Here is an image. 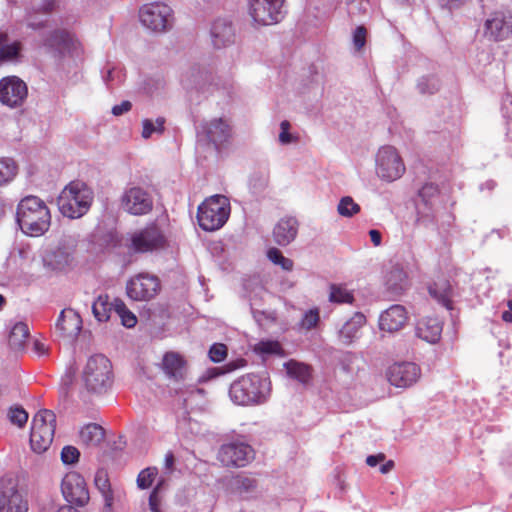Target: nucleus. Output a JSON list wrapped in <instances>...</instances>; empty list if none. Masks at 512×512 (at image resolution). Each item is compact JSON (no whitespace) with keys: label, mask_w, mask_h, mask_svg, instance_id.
I'll list each match as a JSON object with an SVG mask.
<instances>
[{"label":"nucleus","mask_w":512,"mask_h":512,"mask_svg":"<svg viewBox=\"0 0 512 512\" xmlns=\"http://www.w3.org/2000/svg\"><path fill=\"white\" fill-rule=\"evenodd\" d=\"M16 221L24 234L39 237L49 230L51 213L42 199L29 195L22 198L18 203Z\"/></svg>","instance_id":"nucleus-1"},{"label":"nucleus","mask_w":512,"mask_h":512,"mask_svg":"<svg viewBox=\"0 0 512 512\" xmlns=\"http://www.w3.org/2000/svg\"><path fill=\"white\" fill-rule=\"evenodd\" d=\"M271 393L267 377L249 373L235 380L229 389L230 399L237 405L253 406L265 403Z\"/></svg>","instance_id":"nucleus-2"},{"label":"nucleus","mask_w":512,"mask_h":512,"mask_svg":"<svg viewBox=\"0 0 512 512\" xmlns=\"http://www.w3.org/2000/svg\"><path fill=\"white\" fill-rule=\"evenodd\" d=\"M82 381L88 392L106 393L112 385L110 360L102 354L90 356L82 370Z\"/></svg>","instance_id":"nucleus-3"},{"label":"nucleus","mask_w":512,"mask_h":512,"mask_svg":"<svg viewBox=\"0 0 512 512\" xmlns=\"http://www.w3.org/2000/svg\"><path fill=\"white\" fill-rule=\"evenodd\" d=\"M93 199L92 191L81 182H72L58 197L60 212L69 218H79L89 209Z\"/></svg>","instance_id":"nucleus-4"},{"label":"nucleus","mask_w":512,"mask_h":512,"mask_svg":"<svg viewBox=\"0 0 512 512\" xmlns=\"http://www.w3.org/2000/svg\"><path fill=\"white\" fill-rule=\"evenodd\" d=\"M229 214L228 198L223 195H213L198 207L197 219L203 230L215 231L226 223Z\"/></svg>","instance_id":"nucleus-5"},{"label":"nucleus","mask_w":512,"mask_h":512,"mask_svg":"<svg viewBox=\"0 0 512 512\" xmlns=\"http://www.w3.org/2000/svg\"><path fill=\"white\" fill-rule=\"evenodd\" d=\"M56 416L51 410L38 411L32 420L30 444L33 451L45 452L51 445L55 433Z\"/></svg>","instance_id":"nucleus-6"},{"label":"nucleus","mask_w":512,"mask_h":512,"mask_svg":"<svg viewBox=\"0 0 512 512\" xmlns=\"http://www.w3.org/2000/svg\"><path fill=\"white\" fill-rule=\"evenodd\" d=\"M139 19L144 27L155 33L170 30L174 23V13L170 6L161 2L145 4L140 8Z\"/></svg>","instance_id":"nucleus-7"},{"label":"nucleus","mask_w":512,"mask_h":512,"mask_svg":"<svg viewBox=\"0 0 512 512\" xmlns=\"http://www.w3.org/2000/svg\"><path fill=\"white\" fill-rule=\"evenodd\" d=\"M248 14L254 25L269 26L281 22L285 16V0H248Z\"/></svg>","instance_id":"nucleus-8"},{"label":"nucleus","mask_w":512,"mask_h":512,"mask_svg":"<svg viewBox=\"0 0 512 512\" xmlns=\"http://www.w3.org/2000/svg\"><path fill=\"white\" fill-rule=\"evenodd\" d=\"M120 207L133 216L147 215L153 210L154 198L148 188L132 184L121 194Z\"/></svg>","instance_id":"nucleus-9"},{"label":"nucleus","mask_w":512,"mask_h":512,"mask_svg":"<svg viewBox=\"0 0 512 512\" xmlns=\"http://www.w3.org/2000/svg\"><path fill=\"white\" fill-rule=\"evenodd\" d=\"M375 171L386 182L395 181L404 174L405 165L396 148L390 145L379 148L375 156Z\"/></svg>","instance_id":"nucleus-10"},{"label":"nucleus","mask_w":512,"mask_h":512,"mask_svg":"<svg viewBox=\"0 0 512 512\" xmlns=\"http://www.w3.org/2000/svg\"><path fill=\"white\" fill-rule=\"evenodd\" d=\"M161 285L157 276L139 273L126 283V294L133 301H150L160 292Z\"/></svg>","instance_id":"nucleus-11"},{"label":"nucleus","mask_w":512,"mask_h":512,"mask_svg":"<svg viewBox=\"0 0 512 512\" xmlns=\"http://www.w3.org/2000/svg\"><path fill=\"white\" fill-rule=\"evenodd\" d=\"M166 239L156 224L134 232L130 237V249L138 253L152 252L165 246Z\"/></svg>","instance_id":"nucleus-12"},{"label":"nucleus","mask_w":512,"mask_h":512,"mask_svg":"<svg viewBox=\"0 0 512 512\" xmlns=\"http://www.w3.org/2000/svg\"><path fill=\"white\" fill-rule=\"evenodd\" d=\"M61 492L64 499L71 505L83 507L90 499L84 478L76 472H69L64 476Z\"/></svg>","instance_id":"nucleus-13"},{"label":"nucleus","mask_w":512,"mask_h":512,"mask_svg":"<svg viewBox=\"0 0 512 512\" xmlns=\"http://www.w3.org/2000/svg\"><path fill=\"white\" fill-rule=\"evenodd\" d=\"M253 458L252 447L242 442L224 444L218 452V460L227 467H244Z\"/></svg>","instance_id":"nucleus-14"},{"label":"nucleus","mask_w":512,"mask_h":512,"mask_svg":"<svg viewBox=\"0 0 512 512\" xmlns=\"http://www.w3.org/2000/svg\"><path fill=\"white\" fill-rule=\"evenodd\" d=\"M484 36L495 42L509 39L512 36V15L502 11L492 13L484 23Z\"/></svg>","instance_id":"nucleus-15"},{"label":"nucleus","mask_w":512,"mask_h":512,"mask_svg":"<svg viewBox=\"0 0 512 512\" xmlns=\"http://www.w3.org/2000/svg\"><path fill=\"white\" fill-rule=\"evenodd\" d=\"M386 376L391 385L398 388H408L419 380L421 369L412 362H399L389 366Z\"/></svg>","instance_id":"nucleus-16"},{"label":"nucleus","mask_w":512,"mask_h":512,"mask_svg":"<svg viewBox=\"0 0 512 512\" xmlns=\"http://www.w3.org/2000/svg\"><path fill=\"white\" fill-rule=\"evenodd\" d=\"M27 97V86L17 76H7L0 80V101L9 107H17Z\"/></svg>","instance_id":"nucleus-17"},{"label":"nucleus","mask_w":512,"mask_h":512,"mask_svg":"<svg viewBox=\"0 0 512 512\" xmlns=\"http://www.w3.org/2000/svg\"><path fill=\"white\" fill-rule=\"evenodd\" d=\"M408 315L404 306L392 305L379 316V329L381 331L394 333L401 330L407 323Z\"/></svg>","instance_id":"nucleus-18"},{"label":"nucleus","mask_w":512,"mask_h":512,"mask_svg":"<svg viewBox=\"0 0 512 512\" xmlns=\"http://www.w3.org/2000/svg\"><path fill=\"white\" fill-rule=\"evenodd\" d=\"M77 45V39L65 29H55L43 39V46L59 54L70 53Z\"/></svg>","instance_id":"nucleus-19"},{"label":"nucleus","mask_w":512,"mask_h":512,"mask_svg":"<svg viewBox=\"0 0 512 512\" xmlns=\"http://www.w3.org/2000/svg\"><path fill=\"white\" fill-rule=\"evenodd\" d=\"M298 231L299 221L293 216H285L273 228V241L279 246H288L296 239Z\"/></svg>","instance_id":"nucleus-20"},{"label":"nucleus","mask_w":512,"mask_h":512,"mask_svg":"<svg viewBox=\"0 0 512 512\" xmlns=\"http://www.w3.org/2000/svg\"><path fill=\"white\" fill-rule=\"evenodd\" d=\"M421 203L424 206L418 207L417 221L420 224L427 225L428 222L433 220V214L430 213L439 198L438 186L432 183L424 184L418 192Z\"/></svg>","instance_id":"nucleus-21"},{"label":"nucleus","mask_w":512,"mask_h":512,"mask_svg":"<svg viewBox=\"0 0 512 512\" xmlns=\"http://www.w3.org/2000/svg\"><path fill=\"white\" fill-rule=\"evenodd\" d=\"M365 324V315L361 312H355L338 330V341L347 346L351 345L360 337L361 329Z\"/></svg>","instance_id":"nucleus-22"},{"label":"nucleus","mask_w":512,"mask_h":512,"mask_svg":"<svg viewBox=\"0 0 512 512\" xmlns=\"http://www.w3.org/2000/svg\"><path fill=\"white\" fill-rule=\"evenodd\" d=\"M55 327L61 336L74 338L82 329V320L73 309H63L60 312Z\"/></svg>","instance_id":"nucleus-23"},{"label":"nucleus","mask_w":512,"mask_h":512,"mask_svg":"<svg viewBox=\"0 0 512 512\" xmlns=\"http://www.w3.org/2000/svg\"><path fill=\"white\" fill-rule=\"evenodd\" d=\"M23 44L11 40L7 33L0 32V64H17L23 59Z\"/></svg>","instance_id":"nucleus-24"},{"label":"nucleus","mask_w":512,"mask_h":512,"mask_svg":"<svg viewBox=\"0 0 512 512\" xmlns=\"http://www.w3.org/2000/svg\"><path fill=\"white\" fill-rule=\"evenodd\" d=\"M202 129L209 141L216 147L227 142L231 136L230 125L222 118H215L206 122L203 124Z\"/></svg>","instance_id":"nucleus-25"},{"label":"nucleus","mask_w":512,"mask_h":512,"mask_svg":"<svg viewBox=\"0 0 512 512\" xmlns=\"http://www.w3.org/2000/svg\"><path fill=\"white\" fill-rule=\"evenodd\" d=\"M213 45L216 48L228 46L234 42L235 32L232 23L227 19H217L210 30Z\"/></svg>","instance_id":"nucleus-26"},{"label":"nucleus","mask_w":512,"mask_h":512,"mask_svg":"<svg viewBox=\"0 0 512 512\" xmlns=\"http://www.w3.org/2000/svg\"><path fill=\"white\" fill-rule=\"evenodd\" d=\"M416 336L428 343H436L442 333V323L436 317H425L416 324Z\"/></svg>","instance_id":"nucleus-27"},{"label":"nucleus","mask_w":512,"mask_h":512,"mask_svg":"<svg viewBox=\"0 0 512 512\" xmlns=\"http://www.w3.org/2000/svg\"><path fill=\"white\" fill-rule=\"evenodd\" d=\"M162 369L169 379L179 381L185 377L186 361L177 352H167L162 359Z\"/></svg>","instance_id":"nucleus-28"},{"label":"nucleus","mask_w":512,"mask_h":512,"mask_svg":"<svg viewBox=\"0 0 512 512\" xmlns=\"http://www.w3.org/2000/svg\"><path fill=\"white\" fill-rule=\"evenodd\" d=\"M94 484L104 499L103 512H111L114 501V495L111 489V484L106 470L99 469L96 472Z\"/></svg>","instance_id":"nucleus-29"},{"label":"nucleus","mask_w":512,"mask_h":512,"mask_svg":"<svg viewBox=\"0 0 512 512\" xmlns=\"http://www.w3.org/2000/svg\"><path fill=\"white\" fill-rule=\"evenodd\" d=\"M385 284L393 294H401L408 287V276L403 268L392 267L385 276Z\"/></svg>","instance_id":"nucleus-30"},{"label":"nucleus","mask_w":512,"mask_h":512,"mask_svg":"<svg viewBox=\"0 0 512 512\" xmlns=\"http://www.w3.org/2000/svg\"><path fill=\"white\" fill-rule=\"evenodd\" d=\"M29 337V328L23 322L15 323L8 336V344L12 351L18 353L24 351Z\"/></svg>","instance_id":"nucleus-31"},{"label":"nucleus","mask_w":512,"mask_h":512,"mask_svg":"<svg viewBox=\"0 0 512 512\" xmlns=\"http://www.w3.org/2000/svg\"><path fill=\"white\" fill-rule=\"evenodd\" d=\"M428 291L431 297H433L437 302L442 304L448 310L452 309L451 297L453 291L449 281L445 279L439 280L438 282L430 285Z\"/></svg>","instance_id":"nucleus-32"},{"label":"nucleus","mask_w":512,"mask_h":512,"mask_svg":"<svg viewBox=\"0 0 512 512\" xmlns=\"http://www.w3.org/2000/svg\"><path fill=\"white\" fill-rule=\"evenodd\" d=\"M79 439L86 446H97L104 439V430L98 424L89 423L80 429Z\"/></svg>","instance_id":"nucleus-33"},{"label":"nucleus","mask_w":512,"mask_h":512,"mask_svg":"<svg viewBox=\"0 0 512 512\" xmlns=\"http://www.w3.org/2000/svg\"><path fill=\"white\" fill-rule=\"evenodd\" d=\"M227 486L235 493L247 495L257 488L255 478L246 475H236L227 480Z\"/></svg>","instance_id":"nucleus-34"},{"label":"nucleus","mask_w":512,"mask_h":512,"mask_svg":"<svg viewBox=\"0 0 512 512\" xmlns=\"http://www.w3.org/2000/svg\"><path fill=\"white\" fill-rule=\"evenodd\" d=\"M92 312L100 322L109 320L115 313V299L110 302L108 295H99L93 302Z\"/></svg>","instance_id":"nucleus-35"},{"label":"nucleus","mask_w":512,"mask_h":512,"mask_svg":"<svg viewBox=\"0 0 512 512\" xmlns=\"http://www.w3.org/2000/svg\"><path fill=\"white\" fill-rule=\"evenodd\" d=\"M287 375L302 384H307L311 379V368L305 363L289 360L284 363Z\"/></svg>","instance_id":"nucleus-36"},{"label":"nucleus","mask_w":512,"mask_h":512,"mask_svg":"<svg viewBox=\"0 0 512 512\" xmlns=\"http://www.w3.org/2000/svg\"><path fill=\"white\" fill-rule=\"evenodd\" d=\"M18 174V165L10 157H0V187L10 184Z\"/></svg>","instance_id":"nucleus-37"},{"label":"nucleus","mask_w":512,"mask_h":512,"mask_svg":"<svg viewBox=\"0 0 512 512\" xmlns=\"http://www.w3.org/2000/svg\"><path fill=\"white\" fill-rule=\"evenodd\" d=\"M329 301L337 304H352L354 295L346 286L341 284H332L329 288Z\"/></svg>","instance_id":"nucleus-38"},{"label":"nucleus","mask_w":512,"mask_h":512,"mask_svg":"<svg viewBox=\"0 0 512 512\" xmlns=\"http://www.w3.org/2000/svg\"><path fill=\"white\" fill-rule=\"evenodd\" d=\"M115 314L120 318L123 326L132 328L137 323V318L126 306V304L118 298H115Z\"/></svg>","instance_id":"nucleus-39"},{"label":"nucleus","mask_w":512,"mask_h":512,"mask_svg":"<svg viewBox=\"0 0 512 512\" xmlns=\"http://www.w3.org/2000/svg\"><path fill=\"white\" fill-rule=\"evenodd\" d=\"M165 122L164 117H158L155 121L143 119L141 136L144 139H149L153 134L161 135L164 132Z\"/></svg>","instance_id":"nucleus-40"},{"label":"nucleus","mask_w":512,"mask_h":512,"mask_svg":"<svg viewBox=\"0 0 512 512\" xmlns=\"http://www.w3.org/2000/svg\"><path fill=\"white\" fill-rule=\"evenodd\" d=\"M5 512H27L28 504L23 496L15 491L11 495L5 494Z\"/></svg>","instance_id":"nucleus-41"},{"label":"nucleus","mask_w":512,"mask_h":512,"mask_svg":"<svg viewBox=\"0 0 512 512\" xmlns=\"http://www.w3.org/2000/svg\"><path fill=\"white\" fill-rule=\"evenodd\" d=\"M267 258L274 265L280 266L285 271H292L294 262L290 258H287L283 253L276 247H271L267 250Z\"/></svg>","instance_id":"nucleus-42"},{"label":"nucleus","mask_w":512,"mask_h":512,"mask_svg":"<svg viewBox=\"0 0 512 512\" xmlns=\"http://www.w3.org/2000/svg\"><path fill=\"white\" fill-rule=\"evenodd\" d=\"M338 213L343 217H352L360 212V206L350 197H342L337 206Z\"/></svg>","instance_id":"nucleus-43"},{"label":"nucleus","mask_w":512,"mask_h":512,"mask_svg":"<svg viewBox=\"0 0 512 512\" xmlns=\"http://www.w3.org/2000/svg\"><path fill=\"white\" fill-rule=\"evenodd\" d=\"M254 351L260 355H281L282 347L279 342L267 340L255 345Z\"/></svg>","instance_id":"nucleus-44"},{"label":"nucleus","mask_w":512,"mask_h":512,"mask_svg":"<svg viewBox=\"0 0 512 512\" xmlns=\"http://www.w3.org/2000/svg\"><path fill=\"white\" fill-rule=\"evenodd\" d=\"M210 79V75L206 71L200 69H192L187 77V87H195L203 89L206 82Z\"/></svg>","instance_id":"nucleus-45"},{"label":"nucleus","mask_w":512,"mask_h":512,"mask_svg":"<svg viewBox=\"0 0 512 512\" xmlns=\"http://www.w3.org/2000/svg\"><path fill=\"white\" fill-rule=\"evenodd\" d=\"M158 474L156 467H148L143 469L137 477V485L140 489L149 488Z\"/></svg>","instance_id":"nucleus-46"},{"label":"nucleus","mask_w":512,"mask_h":512,"mask_svg":"<svg viewBox=\"0 0 512 512\" xmlns=\"http://www.w3.org/2000/svg\"><path fill=\"white\" fill-rule=\"evenodd\" d=\"M319 310L317 308L315 309H310L309 311H307L302 320H301V327L306 329V330H310L314 327H316V325L318 324L319 322Z\"/></svg>","instance_id":"nucleus-47"},{"label":"nucleus","mask_w":512,"mask_h":512,"mask_svg":"<svg viewBox=\"0 0 512 512\" xmlns=\"http://www.w3.org/2000/svg\"><path fill=\"white\" fill-rule=\"evenodd\" d=\"M8 417L13 424L22 427L28 420V413L20 407L11 408Z\"/></svg>","instance_id":"nucleus-48"},{"label":"nucleus","mask_w":512,"mask_h":512,"mask_svg":"<svg viewBox=\"0 0 512 512\" xmlns=\"http://www.w3.org/2000/svg\"><path fill=\"white\" fill-rule=\"evenodd\" d=\"M80 456L79 450L74 446H65L61 451V460L64 464H74Z\"/></svg>","instance_id":"nucleus-49"},{"label":"nucleus","mask_w":512,"mask_h":512,"mask_svg":"<svg viewBox=\"0 0 512 512\" xmlns=\"http://www.w3.org/2000/svg\"><path fill=\"white\" fill-rule=\"evenodd\" d=\"M418 89L421 93L432 94L439 88V82L435 78H422L418 82Z\"/></svg>","instance_id":"nucleus-50"},{"label":"nucleus","mask_w":512,"mask_h":512,"mask_svg":"<svg viewBox=\"0 0 512 512\" xmlns=\"http://www.w3.org/2000/svg\"><path fill=\"white\" fill-rule=\"evenodd\" d=\"M164 482H165V480L163 478H161L158 481L156 487L153 489V491L150 494L149 507L152 512H160V509H159L160 499L158 497V493L160 492Z\"/></svg>","instance_id":"nucleus-51"},{"label":"nucleus","mask_w":512,"mask_h":512,"mask_svg":"<svg viewBox=\"0 0 512 512\" xmlns=\"http://www.w3.org/2000/svg\"><path fill=\"white\" fill-rule=\"evenodd\" d=\"M227 356V347L224 344H214L209 350V357L213 362H221Z\"/></svg>","instance_id":"nucleus-52"},{"label":"nucleus","mask_w":512,"mask_h":512,"mask_svg":"<svg viewBox=\"0 0 512 512\" xmlns=\"http://www.w3.org/2000/svg\"><path fill=\"white\" fill-rule=\"evenodd\" d=\"M281 132L279 134V142L283 145L290 144L297 140L292 134L289 133L290 123L287 120H283L280 123Z\"/></svg>","instance_id":"nucleus-53"},{"label":"nucleus","mask_w":512,"mask_h":512,"mask_svg":"<svg viewBox=\"0 0 512 512\" xmlns=\"http://www.w3.org/2000/svg\"><path fill=\"white\" fill-rule=\"evenodd\" d=\"M367 31L363 26H358L353 33V44L357 51H360L366 43Z\"/></svg>","instance_id":"nucleus-54"},{"label":"nucleus","mask_w":512,"mask_h":512,"mask_svg":"<svg viewBox=\"0 0 512 512\" xmlns=\"http://www.w3.org/2000/svg\"><path fill=\"white\" fill-rule=\"evenodd\" d=\"M58 6L56 0H43L37 8V12L50 13L54 11Z\"/></svg>","instance_id":"nucleus-55"},{"label":"nucleus","mask_w":512,"mask_h":512,"mask_svg":"<svg viewBox=\"0 0 512 512\" xmlns=\"http://www.w3.org/2000/svg\"><path fill=\"white\" fill-rule=\"evenodd\" d=\"M246 366V360L240 358V359H236V360H233V361H229L225 366H224V373H229V372H233L237 369H240V368H243Z\"/></svg>","instance_id":"nucleus-56"},{"label":"nucleus","mask_w":512,"mask_h":512,"mask_svg":"<svg viewBox=\"0 0 512 512\" xmlns=\"http://www.w3.org/2000/svg\"><path fill=\"white\" fill-rule=\"evenodd\" d=\"M132 104L130 101H122L120 104L113 106L112 113L115 116L123 115L124 113L130 111Z\"/></svg>","instance_id":"nucleus-57"},{"label":"nucleus","mask_w":512,"mask_h":512,"mask_svg":"<svg viewBox=\"0 0 512 512\" xmlns=\"http://www.w3.org/2000/svg\"><path fill=\"white\" fill-rule=\"evenodd\" d=\"M385 455L383 453H379L377 455H369L366 458V463L370 467H375L378 463L384 461Z\"/></svg>","instance_id":"nucleus-58"},{"label":"nucleus","mask_w":512,"mask_h":512,"mask_svg":"<svg viewBox=\"0 0 512 512\" xmlns=\"http://www.w3.org/2000/svg\"><path fill=\"white\" fill-rule=\"evenodd\" d=\"M174 462H175V458H174L173 453L171 451L167 452L165 454V458H164V468L168 472H172L173 471Z\"/></svg>","instance_id":"nucleus-59"},{"label":"nucleus","mask_w":512,"mask_h":512,"mask_svg":"<svg viewBox=\"0 0 512 512\" xmlns=\"http://www.w3.org/2000/svg\"><path fill=\"white\" fill-rule=\"evenodd\" d=\"M33 351L40 356L48 353V347L39 340H35L33 343Z\"/></svg>","instance_id":"nucleus-60"},{"label":"nucleus","mask_w":512,"mask_h":512,"mask_svg":"<svg viewBox=\"0 0 512 512\" xmlns=\"http://www.w3.org/2000/svg\"><path fill=\"white\" fill-rule=\"evenodd\" d=\"M369 235L375 246H379L381 244V233L378 230H370Z\"/></svg>","instance_id":"nucleus-61"},{"label":"nucleus","mask_w":512,"mask_h":512,"mask_svg":"<svg viewBox=\"0 0 512 512\" xmlns=\"http://www.w3.org/2000/svg\"><path fill=\"white\" fill-rule=\"evenodd\" d=\"M394 467V462L392 460H389L388 462H386L385 464H383L381 467H380V472L382 474H386L388 473L389 471H391Z\"/></svg>","instance_id":"nucleus-62"},{"label":"nucleus","mask_w":512,"mask_h":512,"mask_svg":"<svg viewBox=\"0 0 512 512\" xmlns=\"http://www.w3.org/2000/svg\"><path fill=\"white\" fill-rule=\"evenodd\" d=\"M114 73L115 71L113 69H110L107 71V74L103 77L104 81L108 84L109 82H112L114 80Z\"/></svg>","instance_id":"nucleus-63"},{"label":"nucleus","mask_w":512,"mask_h":512,"mask_svg":"<svg viewBox=\"0 0 512 512\" xmlns=\"http://www.w3.org/2000/svg\"><path fill=\"white\" fill-rule=\"evenodd\" d=\"M502 319L505 322L512 323V313H511V311H504L502 313Z\"/></svg>","instance_id":"nucleus-64"}]
</instances>
